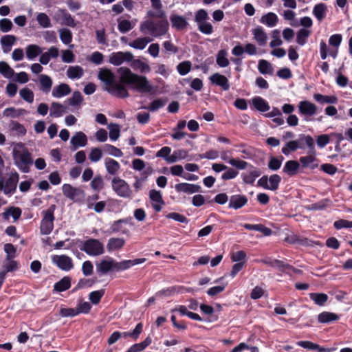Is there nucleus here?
<instances>
[{"mask_svg":"<svg viewBox=\"0 0 352 352\" xmlns=\"http://www.w3.org/2000/svg\"><path fill=\"white\" fill-rule=\"evenodd\" d=\"M342 40V37L341 34H336L330 36L329 39V45L332 47H336V50L334 51H331L329 53V55H331L333 58H336L338 54V48L340 46L341 42Z\"/></svg>","mask_w":352,"mask_h":352,"instance_id":"c9c22d12","label":"nucleus"},{"mask_svg":"<svg viewBox=\"0 0 352 352\" xmlns=\"http://www.w3.org/2000/svg\"><path fill=\"white\" fill-rule=\"evenodd\" d=\"M314 98L316 101L321 104H335L338 101V98L335 96H324L320 94H315Z\"/></svg>","mask_w":352,"mask_h":352,"instance_id":"8fccbe9b","label":"nucleus"},{"mask_svg":"<svg viewBox=\"0 0 352 352\" xmlns=\"http://www.w3.org/2000/svg\"><path fill=\"white\" fill-rule=\"evenodd\" d=\"M154 25L155 23L152 20L148 19L140 23V30L145 35L149 34L155 37Z\"/></svg>","mask_w":352,"mask_h":352,"instance_id":"2f4dec72","label":"nucleus"},{"mask_svg":"<svg viewBox=\"0 0 352 352\" xmlns=\"http://www.w3.org/2000/svg\"><path fill=\"white\" fill-rule=\"evenodd\" d=\"M127 222L125 220H119L115 221L111 225V230L113 232H120L122 234H126L129 233V229L126 227Z\"/></svg>","mask_w":352,"mask_h":352,"instance_id":"09e8293b","label":"nucleus"},{"mask_svg":"<svg viewBox=\"0 0 352 352\" xmlns=\"http://www.w3.org/2000/svg\"><path fill=\"white\" fill-rule=\"evenodd\" d=\"M260 175L261 172L257 168L250 166L245 172L241 174V177L245 184H253Z\"/></svg>","mask_w":352,"mask_h":352,"instance_id":"ddd939ff","label":"nucleus"},{"mask_svg":"<svg viewBox=\"0 0 352 352\" xmlns=\"http://www.w3.org/2000/svg\"><path fill=\"white\" fill-rule=\"evenodd\" d=\"M117 72L119 81L116 80L114 73L109 69L101 68L98 73V79L104 85V90L111 96L119 98H128L127 85L140 93H149L153 90V86L146 76L133 73L126 67L118 68Z\"/></svg>","mask_w":352,"mask_h":352,"instance_id":"f257e3e1","label":"nucleus"},{"mask_svg":"<svg viewBox=\"0 0 352 352\" xmlns=\"http://www.w3.org/2000/svg\"><path fill=\"white\" fill-rule=\"evenodd\" d=\"M170 20L173 28L179 30L184 29L188 24L184 16L177 14H172L170 16Z\"/></svg>","mask_w":352,"mask_h":352,"instance_id":"cd10ccee","label":"nucleus"},{"mask_svg":"<svg viewBox=\"0 0 352 352\" xmlns=\"http://www.w3.org/2000/svg\"><path fill=\"white\" fill-rule=\"evenodd\" d=\"M210 80L212 84L221 87L224 91L230 89V84L228 78L219 73H215L210 76Z\"/></svg>","mask_w":352,"mask_h":352,"instance_id":"6ab92c4d","label":"nucleus"},{"mask_svg":"<svg viewBox=\"0 0 352 352\" xmlns=\"http://www.w3.org/2000/svg\"><path fill=\"white\" fill-rule=\"evenodd\" d=\"M21 98L28 103L34 102V94L33 91L28 87H23L19 91Z\"/></svg>","mask_w":352,"mask_h":352,"instance_id":"bf43d9fd","label":"nucleus"},{"mask_svg":"<svg viewBox=\"0 0 352 352\" xmlns=\"http://www.w3.org/2000/svg\"><path fill=\"white\" fill-rule=\"evenodd\" d=\"M155 37H159L166 34L168 30V22L166 19H163L157 23H155Z\"/></svg>","mask_w":352,"mask_h":352,"instance_id":"c85d7f7f","label":"nucleus"},{"mask_svg":"<svg viewBox=\"0 0 352 352\" xmlns=\"http://www.w3.org/2000/svg\"><path fill=\"white\" fill-rule=\"evenodd\" d=\"M84 74L83 69L78 65L70 66L67 70V76L70 79H79Z\"/></svg>","mask_w":352,"mask_h":352,"instance_id":"4c0bfd02","label":"nucleus"},{"mask_svg":"<svg viewBox=\"0 0 352 352\" xmlns=\"http://www.w3.org/2000/svg\"><path fill=\"white\" fill-rule=\"evenodd\" d=\"M38 81L41 85V90L45 93L50 92L52 86L51 78L47 75L41 74L38 77Z\"/></svg>","mask_w":352,"mask_h":352,"instance_id":"79ce46f5","label":"nucleus"},{"mask_svg":"<svg viewBox=\"0 0 352 352\" xmlns=\"http://www.w3.org/2000/svg\"><path fill=\"white\" fill-rule=\"evenodd\" d=\"M70 287L71 278L68 276H65L54 285V289L56 292H61L67 290Z\"/></svg>","mask_w":352,"mask_h":352,"instance_id":"49530a36","label":"nucleus"},{"mask_svg":"<svg viewBox=\"0 0 352 352\" xmlns=\"http://www.w3.org/2000/svg\"><path fill=\"white\" fill-rule=\"evenodd\" d=\"M63 195L73 201H76L78 198L83 195V191L80 188H75L69 184H65L62 186Z\"/></svg>","mask_w":352,"mask_h":352,"instance_id":"9d476101","label":"nucleus"},{"mask_svg":"<svg viewBox=\"0 0 352 352\" xmlns=\"http://www.w3.org/2000/svg\"><path fill=\"white\" fill-rule=\"evenodd\" d=\"M13 158L17 167L24 173L29 171V166L32 164L31 155L25 146L19 143L13 148Z\"/></svg>","mask_w":352,"mask_h":352,"instance_id":"f03ea898","label":"nucleus"},{"mask_svg":"<svg viewBox=\"0 0 352 352\" xmlns=\"http://www.w3.org/2000/svg\"><path fill=\"white\" fill-rule=\"evenodd\" d=\"M109 131V138L112 141H116L120 136V126L118 124L110 123L107 126Z\"/></svg>","mask_w":352,"mask_h":352,"instance_id":"5fc2aeb1","label":"nucleus"},{"mask_svg":"<svg viewBox=\"0 0 352 352\" xmlns=\"http://www.w3.org/2000/svg\"><path fill=\"white\" fill-rule=\"evenodd\" d=\"M131 62V67L141 73H149L151 72V67L146 62L140 59H133Z\"/></svg>","mask_w":352,"mask_h":352,"instance_id":"473e14b6","label":"nucleus"},{"mask_svg":"<svg viewBox=\"0 0 352 352\" xmlns=\"http://www.w3.org/2000/svg\"><path fill=\"white\" fill-rule=\"evenodd\" d=\"M135 25V21H131L126 19H119L118 28L122 33H126L132 30Z\"/></svg>","mask_w":352,"mask_h":352,"instance_id":"3c124183","label":"nucleus"},{"mask_svg":"<svg viewBox=\"0 0 352 352\" xmlns=\"http://www.w3.org/2000/svg\"><path fill=\"white\" fill-rule=\"evenodd\" d=\"M252 104L259 111L265 112L270 109L268 102L260 96H256L252 100Z\"/></svg>","mask_w":352,"mask_h":352,"instance_id":"72a5a7b5","label":"nucleus"},{"mask_svg":"<svg viewBox=\"0 0 352 352\" xmlns=\"http://www.w3.org/2000/svg\"><path fill=\"white\" fill-rule=\"evenodd\" d=\"M248 202V199L244 195H236L230 197L229 208L239 209L244 206Z\"/></svg>","mask_w":352,"mask_h":352,"instance_id":"b1692460","label":"nucleus"},{"mask_svg":"<svg viewBox=\"0 0 352 352\" xmlns=\"http://www.w3.org/2000/svg\"><path fill=\"white\" fill-rule=\"evenodd\" d=\"M36 19L38 25L43 28H48L52 26L50 17L44 12L38 13Z\"/></svg>","mask_w":352,"mask_h":352,"instance_id":"4d7b16f0","label":"nucleus"},{"mask_svg":"<svg viewBox=\"0 0 352 352\" xmlns=\"http://www.w3.org/2000/svg\"><path fill=\"white\" fill-rule=\"evenodd\" d=\"M243 227L247 230H253L261 232L264 236H270L272 234V231L270 228L265 227L262 224H249L245 223Z\"/></svg>","mask_w":352,"mask_h":352,"instance_id":"58836bf2","label":"nucleus"},{"mask_svg":"<svg viewBox=\"0 0 352 352\" xmlns=\"http://www.w3.org/2000/svg\"><path fill=\"white\" fill-rule=\"evenodd\" d=\"M96 270L100 274H107L115 270V261L109 257L105 258L96 263Z\"/></svg>","mask_w":352,"mask_h":352,"instance_id":"f8f14e48","label":"nucleus"},{"mask_svg":"<svg viewBox=\"0 0 352 352\" xmlns=\"http://www.w3.org/2000/svg\"><path fill=\"white\" fill-rule=\"evenodd\" d=\"M327 6L323 3L316 4L313 8V14L318 21H321L326 16Z\"/></svg>","mask_w":352,"mask_h":352,"instance_id":"f704fd0d","label":"nucleus"},{"mask_svg":"<svg viewBox=\"0 0 352 352\" xmlns=\"http://www.w3.org/2000/svg\"><path fill=\"white\" fill-rule=\"evenodd\" d=\"M175 189L178 192L193 194L200 190V186L193 184L179 183L175 186Z\"/></svg>","mask_w":352,"mask_h":352,"instance_id":"a211bd4d","label":"nucleus"},{"mask_svg":"<svg viewBox=\"0 0 352 352\" xmlns=\"http://www.w3.org/2000/svg\"><path fill=\"white\" fill-rule=\"evenodd\" d=\"M311 32L306 29H300L298 33L296 36V42L300 45H304L307 41V38L310 35Z\"/></svg>","mask_w":352,"mask_h":352,"instance_id":"e2e57ef3","label":"nucleus"},{"mask_svg":"<svg viewBox=\"0 0 352 352\" xmlns=\"http://www.w3.org/2000/svg\"><path fill=\"white\" fill-rule=\"evenodd\" d=\"M252 35L254 41L261 46H264L267 43V35L264 29L261 27H257L252 30Z\"/></svg>","mask_w":352,"mask_h":352,"instance_id":"412c9836","label":"nucleus"},{"mask_svg":"<svg viewBox=\"0 0 352 352\" xmlns=\"http://www.w3.org/2000/svg\"><path fill=\"white\" fill-rule=\"evenodd\" d=\"M298 113L300 116L305 117L306 121H309L308 118L316 116L318 113L317 106L308 100H302L298 104Z\"/></svg>","mask_w":352,"mask_h":352,"instance_id":"0eeeda50","label":"nucleus"},{"mask_svg":"<svg viewBox=\"0 0 352 352\" xmlns=\"http://www.w3.org/2000/svg\"><path fill=\"white\" fill-rule=\"evenodd\" d=\"M227 56L228 53L225 50H221L217 53V63L220 67H226L229 65L230 61Z\"/></svg>","mask_w":352,"mask_h":352,"instance_id":"6e6d98bb","label":"nucleus"},{"mask_svg":"<svg viewBox=\"0 0 352 352\" xmlns=\"http://www.w3.org/2000/svg\"><path fill=\"white\" fill-rule=\"evenodd\" d=\"M104 294V289H100L91 292L89 295V300L94 305H97L100 302L102 297Z\"/></svg>","mask_w":352,"mask_h":352,"instance_id":"69168bd1","label":"nucleus"},{"mask_svg":"<svg viewBox=\"0 0 352 352\" xmlns=\"http://www.w3.org/2000/svg\"><path fill=\"white\" fill-rule=\"evenodd\" d=\"M82 250L89 256H98L104 252V245L98 239H90L85 241Z\"/></svg>","mask_w":352,"mask_h":352,"instance_id":"39448f33","label":"nucleus"},{"mask_svg":"<svg viewBox=\"0 0 352 352\" xmlns=\"http://www.w3.org/2000/svg\"><path fill=\"white\" fill-rule=\"evenodd\" d=\"M278 21V16L274 12H268L261 16L260 22L270 28L274 27Z\"/></svg>","mask_w":352,"mask_h":352,"instance_id":"7c9ffc66","label":"nucleus"},{"mask_svg":"<svg viewBox=\"0 0 352 352\" xmlns=\"http://www.w3.org/2000/svg\"><path fill=\"white\" fill-rule=\"evenodd\" d=\"M54 19L61 25L72 28L75 27L76 25L74 19L72 17L70 14L63 10H58L56 12Z\"/></svg>","mask_w":352,"mask_h":352,"instance_id":"9b49d317","label":"nucleus"},{"mask_svg":"<svg viewBox=\"0 0 352 352\" xmlns=\"http://www.w3.org/2000/svg\"><path fill=\"white\" fill-rule=\"evenodd\" d=\"M208 19V14L204 9H199L195 14V21L199 31L206 35H210L214 32L213 26Z\"/></svg>","mask_w":352,"mask_h":352,"instance_id":"7ed1b4c3","label":"nucleus"},{"mask_svg":"<svg viewBox=\"0 0 352 352\" xmlns=\"http://www.w3.org/2000/svg\"><path fill=\"white\" fill-rule=\"evenodd\" d=\"M258 69L262 74L272 75L274 72L272 65L266 60L261 59L258 61Z\"/></svg>","mask_w":352,"mask_h":352,"instance_id":"a18cd8bd","label":"nucleus"},{"mask_svg":"<svg viewBox=\"0 0 352 352\" xmlns=\"http://www.w3.org/2000/svg\"><path fill=\"white\" fill-rule=\"evenodd\" d=\"M55 205H51L43 212V219L41 223V232L43 234H49L54 228Z\"/></svg>","mask_w":352,"mask_h":352,"instance_id":"20e7f679","label":"nucleus"},{"mask_svg":"<svg viewBox=\"0 0 352 352\" xmlns=\"http://www.w3.org/2000/svg\"><path fill=\"white\" fill-rule=\"evenodd\" d=\"M0 74L7 79H12L14 70L5 61H0Z\"/></svg>","mask_w":352,"mask_h":352,"instance_id":"c03bdc74","label":"nucleus"},{"mask_svg":"<svg viewBox=\"0 0 352 352\" xmlns=\"http://www.w3.org/2000/svg\"><path fill=\"white\" fill-rule=\"evenodd\" d=\"M91 309V305L89 302L80 300L76 307V311L78 312V315L80 314H88Z\"/></svg>","mask_w":352,"mask_h":352,"instance_id":"0e129e2a","label":"nucleus"},{"mask_svg":"<svg viewBox=\"0 0 352 352\" xmlns=\"http://www.w3.org/2000/svg\"><path fill=\"white\" fill-rule=\"evenodd\" d=\"M271 38L272 40L270 43V46L272 48L280 46L283 44V41L280 38V31L278 30H274L272 32Z\"/></svg>","mask_w":352,"mask_h":352,"instance_id":"052dcab7","label":"nucleus"},{"mask_svg":"<svg viewBox=\"0 0 352 352\" xmlns=\"http://www.w3.org/2000/svg\"><path fill=\"white\" fill-rule=\"evenodd\" d=\"M26 111L23 109H16L14 107H9L6 109L3 112V116L7 118H17L25 115Z\"/></svg>","mask_w":352,"mask_h":352,"instance_id":"de8ad7c7","label":"nucleus"},{"mask_svg":"<svg viewBox=\"0 0 352 352\" xmlns=\"http://www.w3.org/2000/svg\"><path fill=\"white\" fill-rule=\"evenodd\" d=\"M338 319L339 316L337 314L329 311H323L318 316V320L320 323H329Z\"/></svg>","mask_w":352,"mask_h":352,"instance_id":"37998d69","label":"nucleus"},{"mask_svg":"<svg viewBox=\"0 0 352 352\" xmlns=\"http://www.w3.org/2000/svg\"><path fill=\"white\" fill-rule=\"evenodd\" d=\"M309 298L319 306H323L328 300V296L323 293H311Z\"/></svg>","mask_w":352,"mask_h":352,"instance_id":"864d4df0","label":"nucleus"},{"mask_svg":"<svg viewBox=\"0 0 352 352\" xmlns=\"http://www.w3.org/2000/svg\"><path fill=\"white\" fill-rule=\"evenodd\" d=\"M125 240L123 238L112 237L108 240L107 248L109 252L119 250L123 248Z\"/></svg>","mask_w":352,"mask_h":352,"instance_id":"393cba45","label":"nucleus"},{"mask_svg":"<svg viewBox=\"0 0 352 352\" xmlns=\"http://www.w3.org/2000/svg\"><path fill=\"white\" fill-rule=\"evenodd\" d=\"M299 162L302 168L311 170L318 168L319 165L318 160L314 154L302 156L300 157Z\"/></svg>","mask_w":352,"mask_h":352,"instance_id":"f3484780","label":"nucleus"},{"mask_svg":"<svg viewBox=\"0 0 352 352\" xmlns=\"http://www.w3.org/2000/svg\"><path fill=\"white\" fill-rule=\"evenodd\" d=\"M280 180H281V178L279 175H278L276 174L271 175L268 178V182H269L268 190H277L279 186Z\"/></svg>","mask_w":352,"mask_h":352,"instance_id":"774afa93","label":"nucleus"},{"mask_svg":"<svg viewBox=\"0 0 352 352\" xmlns=\"http://www.w3.org/2000/svg\"><path fill=\"white\" fill-rule=\"evenodd\" d=\"M190 291V289L189 288H185L182 286H174L157 292L155 294V296L159 298L163 296H170L175 294H182L184 292H189Z\"/></svg>","mask_w":352,"mask_h":352,"instance_id":"2eb2a0df","label":"nucleus"},{"mask_svg":"<svg viewBox=\"0 0 352 352\" xmlns=\"http://www.w3.org/2000/svg\"><path fill=\"white\" fill-rule=\"evenodd\" d=\"M66 112V107L58 103L52 102L50 107V116L58 118L62 116Z\"/></svg>","mask_w":352,"mask_h":352,"instance_id":"a19ab883","label":"nucleus"},{"mask_svg":"<svg viewBox=\"0 0 352 352\" xmlns=\"http://www.w3.org/2000/svg\"><path fill=\"white\" fill-rule=\"evenodd\" d=\"M152 41L153 38L148 36L139 37L129 43V45L133 49L142 50Z\"/></svg>","mask_w":352,"mask_h":352,"instance_id":"bb28decb","label":"nucleus"},{"mask_svg":"<svg viewBox=\"0 0 352 352\" xmlns=\"http://www.w3.org/2000/svg\"><path fill=\"white\" fill-rule=\"evenodd\" d=\"M188 156V152L184 149H178L173 152V153L167 159L168 163H174L177 161L186 159Z\"/></svg>","mask_w":352,"mask_h":352,"instance_id":"603ef678","label":"nucleus"},{"mask_svg":"<svg viewBox=\"0 0 352 352\" xmlns=\"http://www.w3.org/2000/svg\"><path fill=\"white\" fill-rule=\"evenodd\" d=\"M300 164L295 160L287 161L283 168V172L289 175H294L298 173Z\"/></svg>","mask_w":352,"mask_h":352,"instance_id":"e433bc0d","label":"nucleus"},{"mask_svg":"<svg viewBox=\"0 0 352 352\" xmlns=\"http://www.w3.org/2000/svg\"><path fill=\"white\" fill-rule=\"evenodd\" d=\"M149 197L151 200L152 207L156 212H160L164 204L160 191L151 190L149 192Z\"/></svg>","mask_w":352,"mask_h":352,"instance_id":"4468645a","label":"nucleus"},{"mask_svg":"<svg viewBox=\"0 0 352 352\" xmlns=\"http://www.w3.org/2000/svg\"><path fill=\"white\" fill-rule=\"evenodd\" d=\"M146 261V258H136L133 260H124L120 262L115 261V270H126L134 265L142 264Z\"/></svg>","mask_w":352,"mask_h":352,"instance_id":"dca6fc26","label":"nucleus"},{"mask_svg":"<svg viewBox=\"0 0 352 352\" xmlns=\"http://www.w3.org/2000/svg\"><path fill=\"white\" fill-rule=\"evenodd\" d=\"M151 342V338L148 336L143 342L131 346L126 352H141L148 346Z\"/></svg>","mask_w":352,"mask_h":352,"instance_id":"ea45409f","label":"nucleus"},{"mask_svg":"<svg viewBox=\"0 0 352 352\" xmlns=\"http://www.w3.org/2000/svg\"><path fill=\"white\" fill-rule=\"evenodd\" d=\"M60 39L63 43L69 45L72 41V34L68 29L59 30Z\"/></svg>","mask_w":352,"mask_h":352,"instance_id":"680f3d73","label":"nucleus"},{"mask_svg":"<svg viewBox=\"0 0 352 352\" xmlns=\"http://www.w3.org/2000/svg\"><path fill=\"white\" fill-rule=\"evenodd\" d=\"M70 92L71 89L69 85L62 83L53 89L52 94L54 98H59L68 95Z\"/></svg>","mask_w":352,"mask_h":352,"instance_id":"c756f323","label":"nucleus"},{"mask_svg":"<svg viewBox=\"0 0 352 352\" xmlns=\"http://www.w3.org/2000/svg\"><path fill=\"white\" fill-rule=\"evenodd\" d=\"M133 55L129 52H113L109 56V62L116 66L120 65L124 63L131 62Z\"/></svg>","mask_w":352,"mask_h":352,"instance_id":"1a4fd4ad","label":"nucleus"},{"mask_svg":"<svg viewBox=\"0 0 352 352\" xmlns=\"http://www.w3.org/2000/svg\"><path fill=\"white\" fill-rule=\"evenodd\" d=\"M104 148V151L111 156L121 157L123 155V153L120 148L111 144H105Z\"/></svg>","mask_w":352,"mask_h":352,"instance_id":"338daca9","label":"nucleus"},{"mask_svg":"<svg viewBox=\"0 0 352 352\" xmlns=\"http://www.w3.org/2000/svg\"><path fill=\"white\" fill-rule=\"evenodd\" d=\"M70 142L75 149L85 146L87 144V135L81 131L76 132L71 138Z\"/></svg>","mask_w":352,"mask_h":352,"instance_id":"aec40b11","label":"nucleus"},{"mask_svg":"<svg viewBox=\"0 0 352 352\" xmlns=\"http://www.w3.org/2000/svg\"><path fill=\"white\" fill-rule=\"evenodd\" d=\"M104 166L107 173L110 175H115L118 174L120 172V165L113 159L106 158L104 160Z\"/></svg>","mask_w":352,"mask_h":352,"instance_id":"a878e982","label":"nucleus"},{"mask_svg":"<svg viewBox=\"0 0 352 352\" xmlns=\"http://www.w3.org/2000/svg\"><path fill=\"white\" fill-rule=\"evenodd\" d=\"M111 186L114 192L121 197H129L131 195V190L129 185L120 177L113 178Z\"/></svg>","mask_w":352,"mask_h":352,"instance_id":"423d86ee","label":"nucleus"},{"mask_svg":"<svg viewBox=\"0 0 352 352\" xmlns=\"http://www.w3.org/2000/svg\"><path fill=\"white\" fill-rule=\"evenodd\" d=\"M16 38L12 34L3 36L0 40V43L3 52L8 53L11 50L12 45L15 44Z\"/></svg>","mask_w":352,"mask_h":352,"instance_id":"4be33fe9","label":"nucleus"},{"mask_svg":"<svg viewBox=\"0 0 352 352\" xmlns=\"http://www.w3.org/2000/svg\"><path fill=\"white\" fill-rule=\"evenodd\" d=\"M43 52V49L36 44H30L25 47V55L28 60H33Z\"/></svg>","mask_w":352,"mask_h":352,"instance_id":"5701e85b","label":"nucleus"},{"mask_svg":"<svg viewBox=\"0 0 352 352\" xmlns=\"http://www.w3.org/2000/svg\"><path fill=\"white\" fill-rule=\"evenodd\" d=\"M21 215V210L19 208L11 207L6 210L3 216L6 219H8L10 216H12L14 221L18 220Z\"/></svg>","mask_w":352,"mask_h":352,"instance_id":"13d9d810","label":"nucleus"},{"mask_svg":"<svg viewBox=\"0 0 352 352\" xmlns=\"http://www.w3.org/2000/svg\"><path fill=\"white\" fill-rule=\"evenodd\" d=\"M51 260L52 263L60 270L69 272L74 268L73 260L69 256L65 254L52 255Z\"/></svg>","mask_w":352,"mask_h":352,"instance_id":"6e6552de","label":"nucleus"}]
</instances>
